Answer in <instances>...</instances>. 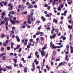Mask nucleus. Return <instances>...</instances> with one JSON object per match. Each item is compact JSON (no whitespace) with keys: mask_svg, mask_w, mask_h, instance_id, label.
Segmentation results:
<instances>
[{"mask_svg":"<svg viewBox=\"0 0 73 73\" xmlns=\"http://www.w3.org/2000/svg\"><path fill=\"white\" fill-rule=\"evenodd\" d=\"M6 4H7V2H5L4 3V5H5Z\"/></svg>","mask_w":73,"mask_h":73,"instance_id":"nucleus-63","label":"nucleus"},{"mask_svg":"<svg viewBox=\"0 0 73 73\" xmlns=\"http://www.w3.org/2000/svg\"><path fill=\"white\" fill-rule=\"evenodd\" d=\"M66 62H62V65H64L65 64V63H66Z\"/></svg>","mask_w":73,"mask_h":73,"instance_id":"nucleus-49","label":"nucleus"},{"mask_svg":"<svg viewBox=\"0 0 73 73\" xmlns=\"http://www.w3.org/2000/svg\"><path fill=\"white\" fill-rule=\"evenodd\" d=\"M38 41H36L35 42V45H38Z\"/></svg>","mask_w":73,"mask_h":73,"instance_id":"nucleus-45","label":"nucleus"},{"mask_svg":"<svg viewBox=\"0 0 73 73\" xmlns=\"http://www.w3.org/2000/svg\"><path fill=\"white\" fill-rule=\"evenodd\" d=\"M16 21H13V24H15V23H16Z\"/></svg>","mask_w":73,"mask_h":73,"instance_id":"nucleus-57","label":"nucleus"},{"mask_svg":"<svg viewBox=\"0 0 73 73\" xmlns=\"http://www.w3.org/2000/svg\"><path fill=\"white\" fill-rule=\"evenodd\" d=\"M6 68H7V69H8L9 70H10V69H12V67L11 66H6Z\"/></svg>","mask_w":73,"mask_h":73,"instance_id":"nucleus-9","label":"nucleus"},{"mask_svg":"<svg viewBox=\"0 0 73 73\" xmlns=\"http://www.w3.org/2000/svg\"><path fill=\"white\" fill-rule=\"evenodd\" d=\"M2 16H5V13L4 12H2L1 13Z\"/></svg>","mask_w":73,"mask_h":73,"instance_id":"nucleus-43","label":"nucleus"},{"mask_svg":"<svg viewBox=\"0 0 73 73\" xmlns=\"http://www.w3.org/2000/svg\"><path fill=\"white\" fill-rule=\"evenodd\" d=\"M33 5L30 4L29 5L28 8L29 9V8H33Z\"/></svg>","mask_w":73,"mask_h":73,"instance_id":"nucleus-15","label":"nucleus"},{"mask_svg":"<svg viewBox=\"0 0 73 73\" xmlns=\"http://www.w3.org/2000/svg\"><path fill=\"white\" fill-rule=\"evenodd\" d=\"M40 33H42L41 32H40V31H38V32H37L36 33V35H40Z\"/></svg>","mask_w":73,"mask_h":73,"instance_id":"nucleus-17","label":"nucleus"},{"mask_svg":"<svg viewBox=\"0 0 73 73\" xmlns=\"http://www.w3.org/2000/svg\"><path fill=\"white\" fill-rule=\"evenodd\" d=\"M17 40L18 42H20V38H18V39H17Z\"/></svg>","mask_w":73,"mask_h":73,"instance_id":"nucleus-56","label":"nucleus"},{"mask_svg":"<svg viewBox=\"0 0 73 73\" xmlns=\"http://www.w3.org/2000/svg\"><path fill=\"white\" fill-rule=\"evenodd\" d=\"M66 47L67 48V51L68 52L69 51V45L67 44L66 46Z\"/></svg>","mask_w":73,"mask_h":73,"instance_id":"nucleus-20","label":"nucleus"},{"mask_svg":"<svg viewBox=\"0 0 73 73\" xmlns=\"http://www.w3.org/2000/svg\"><path fill=\"white\" fill-rule=\"evenodd\" d=\"M62 65V62H61V63H59L58 65V66H61Z\"/></svg>","mask_w":73,"mask_h":73,"instance_id":"nucleus-42","label":"nucleus"},{"mask_svg":"<svg viewBox=\"0 0 73 73\" xmlns=\"http://www.w3.org/2000/svg\"><path fill=\"white\" fill-rule=\"evenodd\" d=\"M3 46H5V47L7 46V43H5L4 42H3Z\"/></svg>","mask_w":73,"mask_h":73,"instance_id":"nucleus-26","label":"nucleus"},{"mask_svg":"<svg viewBox=\"0 0 73 73\" xmlns=\"http://www.w3.org/2000/svg\"><path fill=\"white\" fill-rule=\"evenodd\" d=\"M7 49L8 50H9L10 49H11V48L10 47V46H8L7 47Z\"/></svg>","mask_w":73,"mask_h":73,"instance_id":"nucleus-30","label":"nucleus"},{"mask_svg":"<svg viewBox=\"0 0 73 73\" xmlns=\"http://www.w3.org/2000/svg\"><path fill=\"white\" fill-rule=\"evenodd\" d=\"M48 56V53H47V54L45 56V57L46 58H47Z\"/></svg>","mask_w":73,"mask_h":73,"instance_id":"nucleus-41","label":"nucleus"},{"mask_svg":"<svg viewBox=\"0 0 73 73\" xmlns=\"http://www.w3.org/2000/svg\"><path fill=\"white\" fill-rule=\"evenodd\" d=\"M44 7H48V5L47 4H45L44 5Z\"/></svg>","mask_w":73,"mask_h":73,"instance_id":"nucleus-58","label":"nucleus"},{"mask_svg":"<svg viewBox=\"0 0 73 73\" xmlns=\"http://www.w3.org/2000/svg\"><path fill=\"white\" fill-rule=\"evenodd\" d=\"M27 23V21H25L23 22V24L24 25H25Z\"/></svg>","mask_w":73,"mask_h":73,"instance_id":"nucleus-50","label":"nucleus"},{"mask_svg":"<svg viewBox=\"0 0 73 73\" xmlns=\"http://www.w3.org/2000/svg\"><path fill=\"white\" fill-rule=\"evenodd\" d=\"M20 47V45H18L17 46L16 48L17 49H19Z\"/></svg>","mask_w":73,"mask_h":73,"instance_id":"nucleus-44","label":"nucleus"},{"mask_svg":"<svg viewBox=\"0 0 73 73\" xmlns=\"http://www.w3.org/2000/svg\"><path fill=\"white\" fill-rule=\"evenodd\" d=\"M24 69L25 73H27V70H28V68L27 67H24Z\"/></svg>","mask_w":73,"mask_h":73,"instance_id":"nucleus-12","label":"nucleus"},{"mask_svg":"<svg viewBox=\"0 0 73 73\" xmlns=\"http://www.w3.org/2000/svg\"><path fill=\"white\" fill-rule=\"evenodd\" d=\"M37 54H38V52H37V51H36L35 53V55L36 56L37 55Z\"/></svg>","mask_w":73,"mask_h":73,"instance_id":"nucleus-54","label":"nucleus"},{"mask_svg":"<svg viewBox=\"0 0 73 73\" xmlns=\"http://www.w3.org/2000/svg\"><path fill=\"white\" fill-rule=\"evenodd\" d=\"M25 42H27L28 41V39H27V38H26L25 39Z\"/></svg>","mask_w":73,"mask_h":73,"instance_id":"nucleus-33","label":"nucleus"},{"mask_svg":"<svg viewBox=\"0 0 73 73\" xmlns=\"http://www.w3.org/2000/svg\"><path fill=\"white\" fill-rule=\"evenodd\" d=\"M4 47H1V51H4Z\"/></svg>","mask_w":73,"mask_h":73,"instance_id":"nucleus-36","label":"nucleus"},{"mask_svg":"<svg viewBox=\"0 0 73 73\" xmlns=\"http://www.w3.org/2000/svg\"><path fill=\"white\" fill-rule=\"evenodd\" d=\"M46 69H47L48 71H49V70H50V67H49V66H48V65H47L46 66Z\"/></svg>","mask_w":73,"mask_h":73,"instance_id":"nucleus-18","label":"nucleus"},{"mask_svg":"<svg viewBox=\"0 0 73 73\" xmlns=\"http://www.w3.org/2000/svg\"><path fill=\"white\" fill-rule=\"evenodd\" d=\"M35 64L36 65L38 64V60H37V59H35L34 60L33 63H34V65H35Z\"/></svg>","mask_w":73,"mask_h":73,"instance_id":"nucleus-7","label":"nucleus"},{"mask_svg":"<svg viewBox=\"0 0 73 73\" xmlns=\"http://www.w3.org/2000/svg\"><path fill=\"white\" fill-rule=\"evenodd\" d=\"M7 6L9 7V8H8V10L10 11L11 10L12 11V9L13 8V6H12V3H9Z\"/></svg>","mask_w":73,"mask_h":73,"instance_id":"nucleus-1","label":"nucleus"},{"mask_svg":"<svg viewBox=\"0 0 73 73\" xmlns=\"http://www.w3.org/2000/svg\"><path fill=\"white\" fill-rule=\"evenodd\" d=\"M11 45L13 46L14 45V43H13V42H11Z\"/></svg>","mask_w":73,"mask_h":73,"instance_id":"nucleus-64","label":"nucleus"},{"mask_svg":"<svg viewBox=\"0 0 73 73\" xmlns=\"http://www.w3.org/2000/svg\"><path fill=\"white\" fill-rule=\"evenodd\" d=\"M52 4H53V5H55V4H56V0H54V2L52 3Z\"/></svg>","mask_w":73,"mask_h":73,"instance_id":"nucleus-31","label":"nucleus"},{"mask_svg":"<svg viewBox=\"0 0 73 73\" xmlns=\"http://www.w3.org/2000/svg\"><path fill=\"white\" fill-rule=\"evenodd\" d=\"M31 19H28V20L27 21V23H28V24H31V22L30 20H31L32 22L34 20V19H33L32 18V17H31Z\"/></svg>","mask_w":73,"mask_h":73,"instance_id":"nucleus-5","label":"nucleus"},{"mask_svg":"<svg viewBox=\"0 0 73 73\" xmlns=\"http://www.w3.org/2000/svg\"><path fill=\"white\" fill-rule=\"evenodd\" d=\"M41 18L43 21H46V19L44 18L43 16L41 17Z\"/></svg>","mask_w":73,"mask_h":73,"instance_id":"nucleus-11","label":"nucleus"},{"mask_svg":"<svg viewBox=\"0 0 73 73\" xmlns=\"http://www.w3.org/2000/svg\"><path fill=\"white\" fill-rule=\"evenodd\" d=\"M46 17H50V15H49V14H46Z\"/></svg>","mask_w":73,"mask_h":73,"instance_id":"nucleus-47","label":"nucleus"},{"mask_svg":"<svg viewBox=\"0 0 73 73\" xmlns=\"http://www.w3.org/2000/svg\"><path fill=\"white\" fill-rule=\"evenodd\" d=\"M19 66L20 68H21V67H23V64L21 63H20L19 64Z\"/></svg>","mask_w":73,"mask_h":73,"instance_id":"nucleus-48","label":"nucleus"},{"mask_svg":"<svg viewBox=\"0 0 73 73\" xmlns=\"http://www.w3.org/2000/svg\"><path fill=\"white\" fill-rule=\"evenodd\" d=\"M70 18H72V15H70L69 16H68L67 19H70Z\"/></svg>","mask_w":73,"mask_h":73,"instance_id":"nucleus-28","label":"nucleus"},{"mask_svg":"<svg viewBox=\"0 0 73 73\" xmlns=\"http://www.w3.org/2000/svg\"><path fill=\"white\" fill-rule=\"evenodd\" d=\"M30 15H31V16H32L33 15V12H31L30 13Z\"/></svg>","mask_w":73,"mask_h":73,"instance_id":"nucleus-32","label":"nucleus"},{"mask_svg":"<svg viewBox=\"0 0 73 73\" xmlns=\"http://www.w3.org/2000/svg\"><path fill=\"white\" fill-rule=\"evenodd\" d=\"M1 24H4L5 23V21H1Z\"/></svg>","mask_w":73,"mask_h":73,"instance_id":"nucleus-24","label":"nucleus"},{"mask_svg":"<svg viewBox=\"0 0 73 73\" xmlns=\"http://www.w3.org/2000/svg\"><path fill=\"white\" fill-rule=\"evenodd\" d=\"M61 37L60 39H61V38H62L63 40H66V37L64 36L63 35L61 36Z\"/></svg>","mask_w":73,"mask_h":73,"instance_id":"nucleus-14","label":"nucleus"},{"mask_svg":"<svg viewBox=\"0 0 73 73\" xmlns=\"http://www.w3.org/2000/svg\"><path fill=\"white\" fill-rule=\"evenodd\" d=\"M56 61H60V59L59 58V59H56Z\"/></svg>","mask_w":73,"mask_h":73,"instance_id":"nucleus-60","label":"nucleus"},{"mask_svg":"<svg viewBox=\"0 0 73 73\" xmlns=\"http://www.w3.org/2000/svg\"><path fill=\"white\" fill-rule=\"evenodd\" d=\"M70 48L71 50H73V47H72V45L70 46Z\"/></svg>","mask_w":73,"mask_h":73,"instance_id":"nucleus-61","label":"nucleus"},{"mask_svg":"<svg viewBox=\"0 0 73 73\" xmlns=\"http://www.w3.org/2000/svg\"><path fill=\"white\" fill-rule=\"evenodd\" d=\"M26 6L25 5H19L18 6V8H20L22 10H24V9H25V8H26Z\"/></svg>","mask_w":73,"mask_h":73,"instance_id":"nucleus-4","label":"nucleus"},{"mask_svg":"<svg viewBox=\"0 0 73 73\" xmlns=\"http://www.w3.org/2000/svg\"><path fill=\"white\" fill-rule=\"evenodd\" d=\"M45 53H46V52H45L44 53H41V54L42 56H44L45 55Z\"/></svg>","mask_w":73,"mask_h":73,"instance_id":"nucleus-34","label":"nucleus"},{"mask_svg":"<svg viewBox=\"0 0 73 73\" xmlns=\"http://www.w3.org/2000/svg\"><path fill=\"white\" fill-rule=\"evenodd\" d=\"M68 28L69 29H72V25L70 26V25H69L68 26Z\"/></svg>","mask_w":73,"mask_h":73,"instance_id":"nucleus-21","label":"nucleus"},{"mask_svg":"<svg viewBox=\"0 0 73 73\" xmlns=\"http://www.w3.org/2000/svg\"><path fill=\"white\" fill-rule=\"evenodd\" d=\"M13 62H14L15 63H17V60L16 59H13Z\"/></svg>","mask_w":73,"mask_h":73,"instance_id":"nucleus-23","label":"nucleus"},{"mask_svg":"<svg viewBox=\"0 0 73 73\" xmlns=\"http://www.w3.org/2000/svg\"><path fill=\"white\" fill-rule=\"evenodd\" d=\"M8 22H6L5 24V25L6 26H8Z\"/></svg>","mask_w":73,"mask_h":73,"instance_id":"nucleus-51","label":"nucleus"},{"mask_svg":"<svg viewBox=\"0 0 73 73\" xmlns=\"http://www.w3.org/2000/svg\"><path fill=\"white\" fill-rule=\"evenodd\" d=\"M61 7H58V11H61Z\"/></svg>","mask_w":73,"mask_h":73,"instance_id":"nucleus-38","label":"nucleus"},{"mask_svg":"<svg viewBox=\"0 0 73 73\" xmlns=\"http://www.w3.org/2000/svg\"><path fill=\"white\" fill-rule=\"evenodd\" d=\"M55 32L56 33H58L59 30H58V29H55Z\"/></svg>","mask_w":73,"mask_h":73,"instance_id":"nucleus-27","label":"nucleus"},{"mask_svg":"<svg viewBox=\"0 0 73 73\" xmlns=\"http://www.w3.org/2000/svg\"><path fill=\"white\" fill-rule=\"evenodd\" d=\"M53 53L52 55L53 56H54V55H55V54H56V52H55V51H53Z\"/></svg>","mask_w":73,"mask_h":73,"instance_id":"nucleus-29","label":"nucleus"},{"mask_svg":"<svg viewBox=\"0 0 73 73\" xmlns=\"http://www.w3.org/2000/svg\"><path fill=\"white\" fill-rule=\"evenodd\" d=\"M9 42V40L8 39L7 40L5 41V42L6 44H8Z\"/></svg>","mask_w":73,"mask_h":73,"instance_id":"nucleus-46","label":"nucleus"},{"mask_svg":"<svg viewBox=\"0 0 73 73\" xmlns=\"http://www.w3.org/2000/svg\"><path fill=\"white\" fill-rule=\"evenodd\" d=\"M52 30L51 31V34L53 35V32L54 31L55 29L52 26Z\"/></svg>","mask_w":73,"mask_h":73,"instance_id":"nucleus-19","label":"nucleus"},{"mask_svg":"<svg viewBox=\"0 0 73 73\" xmlns=\"http://www.w3.org/2000/svg\"><path fill=\"white\" fill-rule=\"evenodd\" d=\"M33 68H31V70L32 71H35V70L36 69V68H35V65H34V63H33Z\"/></svg>","mask_w":73,"mask_h":73,"instance_id":"nucleus-8","label":"nucleus"},{"mask_svg":"<svg viewBox=\"0 0 73 73\" xmlns=\"http://www.w3.org/2000/svg\"><path fill=\"white\" fill-rule=\"evenodd\" d=\"M61 33H58L57 34V35L58 36H61Z\"/></svg>","mask_w":73,"mask_h":73,"instance_id":"nucleus-35","label":"nucleus"},{"mask_svg":"<svg viewBox=\"0 0 73 73\" xmlns=\"http://www.w3.org/2000/svg\"><path fill=\"white\" fill-rule=\"evenodd\" d=\"M56 36V34H54L52 36L50 35V38L51 39H52V38H55Z\"/></svg>","mask_w":73,"mask_h":73,"instance_id":"nucleus-6","label":"nucleus"},{"mask_svg":"<svg viewBox=\"0 0 73 73\" xmlns=\"http://www.w3.org/2000/svg\"><path fill=\"white\" fill-rule=\"evenodd\" d=\"M53 45H54V44H53V42L52 41H51L50 43V46H52Z\"/></svg>","mask_w":73,"mask_h":73,"instance_id":"nucleus-25","label":"nucleus"},{"mask_svg":"<svg viewBox=\"0 0 73 73\" xmlns=\"http://www.w3.org/2000/svg\"><path fill=\"white\" fill-rule=\"evenodd\" d=\"M1 36L2 37V38H4V37H5V35H4V34H3L1 35Z\"/></svg>","mask_w":73,"mask_h":73,"instance_id":"nucleus-40","label":"nucleus"},{"mask_svg":"<svg viewBox=\"0 0 73 73\" xmlns=\"http://www.w3.org/2000/svg\"><path fill=\"white\" fill-rule=\"evenodd\" d=\"M30 47H31L30 46H29V45H27V48L28 49H29V48H30Z\"/></svg>","mask_w":73,"mask_h":73,"instance_id":"nucleus-55","label":"nucleus"},{"mask_svg":"<svg viewBox=\"0 0 73 73\" xmlns=\"http://www.w3.org/2000/svg\"><path fill=\"white\" fill-rule=\"evenodd\" d=\"M4 19L5 21L6 22H8V20H9L8 18L7 17L4 18Z\"/></svg>","mask_w":73,"mask_h":73,"instance_id":"nucleus-16","label":"nucleus"},{"mask_svg":"<svg viewBox=\"0 0 73 73\" xmlns=\"http://www.w3.org/2000/svg\"><path fill=\"white\" fill-rule=\"evenodd\" d=\"M40 38H41V40L39 41V42L40 43V44L41 45H43L44 44V39L42 37H40Z\"/></svg>","mask_w":73,"mask_h":73,"instance_id":"nucleus-3","label":"nucleus"},{"mask_svg":"<svg viewBox=\"0 0 73 73\" xmlns=\"http://www.w3.org/2000/svg\"><path fill=\"white\" fill-rule=\"evenodd\" d=\"M28 44V45L30 46H31V45H32V43H31V42H29Z\"/></svg>","mask_w":73,"mask_h":73,"instance_id":"nucleus-53","label":"nucleus"},{"mask_svg":"<svg viewBox=\"0 0 73 73\" xmlns=\"http://www.w3.org/2000/svg\"><path fill=\"white\" fill-rule=\"evenodd\" d=\"M53 23H55V24H57V20H56V19L54 18L53 19Z\"/></svg>","mask_w":73,"mask_h":73,"instance_id":"nucleus-13","label":"nucleus"},{"mask_svg":"<svg viewBox=\"0 0 73 73\" xmlns=\"http://www.w3.org/2000/svg\"><path fill=\"white\" fill-rule=\"evenodd\" d=\"M29 41L30 42H32L33 41V39L32 38H31L29 39Z\"/></svg>","mask_w":73,"mask_h":73,"instance_id":"nucleus-59","label":"nucleus"},{"mask_svg":"<svg viewBox=\"0 0 73 73\" xmlns=\"http://www.w3.org/2000/svg\"><path fill=\"white\" fill-rule=\"evenodd\" d=\"M35 3H36V2L35 1H33L31 2V4H35Z\"/></svg>","mask_w":73,"mask_h":73,"instance_id":"nucleus-52","label":"nucleus"},{"mask_svg":"<svg viewBox=\"0 0 73 73\" xmlns=\"http://www.w3.org/2000/svg\"><path fill=\"white\" fill-rule=\"evenodd\" d=\"M6 54L5 53H3L2 54H0V57H2L3 58L2 59V60H5V59H6V57L5 56H4V55H6Z\"/></svg>","mask_w":73,"mask_h":73,"instance_id":"nucleus-2","label":"nucleus"},{"mask_svg":"<svg viewBox=\"0 0 73 73\" xmlns=\"http://www.w3.org/2000/svg\"><path fill=\"white\" fill-rule=\"evenodd\" d=\"M57 48V46H54V44L52 45V49H56Z\"/></svg>","mask_w":73,"mask_h":73,"instance_id":"nucleus-22","label":"nucleus"},{"mask_svg":"<svg viewBox=\"0 0 73 73\" xmlns=\"http://www.w3.org/2000/svg\"><path fill=\"white\" fill-rule=\"evenodd\" d=\"M47 45V44H46L44 45V46L42 48V50L46 49V48H47V47H46Z\"/></svg>","mask_w":73,"mask_h":73,"instance_id":"nucleus-10","label":"nucleus"},{"mask_svg":"<svg viewBox=\"0 0 73 73\" xmlns=\"http://www.w3.org/2000/svg\"><path fill=\"white\" fill-rule=\"evenodd\" d=\"M7 70V69L5 68H3V72H5Z\"/></svg>","mask_w":73,"mask_h":73,"instance_id":"nucleus-62","label":"nucleus"},{"mask_svg":"<svg viewBox=\"0 0 73 73\" xmlns=\"http://www.w3.org/2000/svg\"><path fill=\"white\" fill-rule=\"evenodd\" d=\"M3 70V68L1 67L0 68V73H1V71H2Z\"/></svg>","mask_w":73,"mask_h":73,"instance_id":"nucleus-39","label":"nucleus"},{"mask_svg":"<svg viewBox=\"0 0 73 73\" xmlns=\"http://www.w3.org/2000/svg\"><path fill=\"white\" fill-rule=\"evenodd\" d=\"M23 44L24 46H26V45H27V42H24L23 43Z\"/></svg>","mask_w":73,"mask_h":73,"instance_id":"nucleus-37","label":"nucleus"}]
</instances>
